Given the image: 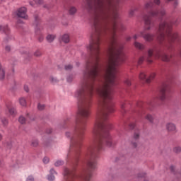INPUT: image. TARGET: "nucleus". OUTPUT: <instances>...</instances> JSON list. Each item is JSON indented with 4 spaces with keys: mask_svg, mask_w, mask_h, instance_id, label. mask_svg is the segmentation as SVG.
I'll use <instances>...</instances> for the list:
<instances>
[{
    "mask_svg": "<svg viewBox=\"0 0 181 181\" xmlns=\"http://www.w3.org/2000/svg\"><path fill=\"white\" fill-rule=\"evenodd\" d=\"M147 105H149V103H147Z\"/></svg>",
    "mask_w": 181,
    "mask_h": 181,
    "instance_id": "052dcab7",
    "label": "nucleus"
},
{
    "mask_svg": "<svg viewBox=\"0 0 181 181\" xmlns=\"http://www.w3.org/2000/svg\"><path fill=\"white\" fill-rule=\"evenodd\" d=\"M56 38V35H51V34H49L47 36V41L49 43L51 42H53L54 39Z\"/></svg>",
    "mask_w": 181,
    "mask_h": 181,
    "instance_id": "4468645a",
    "label": "nucleus"
},
{
    "mask_svg": "<svg viewBox=\"0 0 181 181\" xmlns=\"http://www.w3.org/2000/svg\"><path fill=\"white\" fill-rule=\"evenodd\" d=\"M64 165V161L59 160L57 162L54 163V166L55 167H59V166H62Z\"/></svg>",
    "mask_w": 181,
    "mask_h": 181,
    "instance_id": "aec40b11",
    "label": "nucleus"
},
{
    "mask_svg": "<svg viewBox=\"0 0 181 181\" xmlns=\"http://www.w3.org/2000/svg\"><path fill=\"white\" fill-rule=\"evenodd\" d=\"M4 49L6 50V52H10L11 47L9 45H6Z\"/></svg>",
    "mask_w": 181,
    "mask_h": 181,
    "instance_id": "4c0bfd02",
    "label": "nucleus"
},
{
    "mask_svg": "<svg viewBox=\"0 0 181 181\" xmlns=\"http://www.w3.org/2000/svg\"><path fill=\"white\" fill-rule=\"evenodd\" d=\"M1 123H3L4 126H7V124H8V119L4 118L3 119H1Z\"/></svg>",
    "mask_w": 181,
    "mask_h": 181,
    "instance_id": "473e14b6",
    "label": "nucleus"
},
{
    "mask_svg": "<svg viewBox=\"0 0 181 181\" xmlns=\"http://www.w3.org/2000/svg\"><path fill=\"white\" fill-rule=\"evenodd\" d=\"M10 32L7 25H4L0 26V33H4L6 35H8Z\"/></svg>",
    "mask_w": 181,
    "mask_h": 181,
    "instance_id": "1a4fd4ad",
    "label": "nucleus"
},
{
    "mask_svg": "<svg viewBox=\"0 0 181 181\" xmlns=\"http://www.w3.org/2000/svg\"><path fill=\"white\" fill-rule=\"evenodd\" d=\"M134 139L135 140H137V139H139V132H135V133H134Z\"/></svg>",
    "mask_w": 181,
    "mask_h": 181,
    "instance_id": "72a5a7b5",
    "label": "nucleus"
},
{
    "mask_svg": "<svg viewBox=\"0 0 181 181\" xmlns=\"http://www.w3.org/2000/svg\"><path fill=\"white\" fill-rule=\"evenodd\" d=\"M76 66H80V63L79 62H76Z\"/></svg>",
    "mask_w": 181,
    "mask_h": 181,
    "instance_id": "864d4df0",
    "label": "nucleus"
},
{
    "mask_svg": "<svg viewBox=\"0 0 181 181\" xmlns=\"http://www.w3.org/2000/svg\"><path fill=\"white\" fill-rule=\"evenodd\" d=\"M6 109H8V112L11 116H14L16 115V110L12 107L11 104L6 105Z\"/></svg>",
    "mask_w": 181,
    "mask_h": 181,
    "instance_id": "f8f14e48",
    "label": "nucleus"
},
{
    "mask_svg": "<svg viewBox=\"0 0 181 181\" xmlns=\"http://www.w3.org/2000/svg\"><path fill=\"white\" fill-rule=\"evenodd\" d=\"M145 59H146V57H140L139 59L138 60V65H141Z\"/></svg>",
    "mask_w": 181,
    "mask_h": 181,
    "instance_id": "a878e982",
    "label": "nucleus"
},
{
    "mask_svg": "<svg viewBox=\"0 0 181 181\" xmlns=\"http://www.w3.org/2000/svg\"><path fill=\"white\" fill-rule=\"evenodd\" d=\"M18 122H20L21 124H24L25 123V119L24 117L21 116L18 118Z\"/></svg>",
    "mask_w": 181,
    "mask_h": 181,
    "instance_id": "4be33fe9",
    "label": "nucleus"
},
{
    "mask_svg": "<svg viewBox=\"0 0 181 181\" xmlns=\"http://www.w3.org/2000/svg\"><path fill=\"white\" fill-rule=\"evenodd\" d=\"M39 145V141L37 139L32 141V146L37 147Z\"/></svg>",
    "mask_w": 181,
    "mask_h": 181,
    "instance_id": "5701e85b",
    "label": "nucleus"
},
{
    "mask_svg": "<svg viewBox=\"0 0 181 181\" xmlns=\"http://www.w3.org/2000/svg\"><path fill=\"white\" fill-rule=\"evenodd\" d=\"M125 108V103H121V110H122V112H124Z\"/></svg>",
    "mask_w": 181,
    "mask_h": 181,
    "instance_id": "e433bc0d",
    "label": "nucleus"
},
{
    "mask_svg": "<svg viewBox=\"0 0 181 181\" xmlns=\"http://www.w3.org/2000/svg\"><path fill=\"white\" fill-rule=\"evenodd\" d=\"M62 42H64V43H69V34H64L61 37Z\"/></svg>",
    "mask_w": 181,
    "mask_h": 181,
    "instance_id": "ddd939ff",
    "label": "nucleus"
},
{
    "mask_svg": "<svg viewBox=\"0 0 181 181\" xmlns=\"http://www.w3.org/2000/svg\"><path fill=\"white\" fill-rule=\"evenodd\" d=\"M23 89L25 90V92H29V86H28V85H25V86L23 87Z\"/></svg>",
    "mask_w": 181,
    "mask_h": 181,
    "instance_id": "a19ab883",
    "label": "nucleus"
},
{
    "mask_svg": "<svg viewBox=\"0 0 181 181\" xmlns=\"http://www.w3.org/2000/svg\"><path fill=\"white\" fill-rule=\"evenodd\" d=\"M16 16L23 19H28L27 8L25 7H21L16 11Z\"/></svg>",
    "mask_w": 181,
    "mask_h": 181,
    "instance_id": "20e7f679",
    "label": "nucleus"
},
{
    "mask_svg": "<svg viewBox=\"0 0 181 181\" xmlns=\"http://www.w3.org/2000/svg\"><path fill=\"white\" fill-rule=\"evenodd\" d=\"M145 119L148 120L150 122L153 121V117L151 116V115H147L146 117H145Z\"/></svg>",
    "mask_w": 181,
    "mask_h": 181,
    "instance_id": "b1692460",
    "label": "nucleus"
},
{
    "mask_svg": "<svg viewBox=\"0 0 181 181\" xmlns=\"http://www.w3.org/2000/svg\"><path fill=\"white\" fill-rule=\"evenodd\" d=\"M155 57V59H160L164 62H169L170 61V59L173 57L172 55L168 56L165 53H162L159 51H156V48L154 49H149L148 52L147 53L146 57V61L148 63L151 64L152 63V57Z\"/></svg>",
    "mask_w": 181,
    "mask_h": 181,
    "instance_id": "f03ea898",
    "label": "nucleus"
},
{
    "mask_svg": "<svg viewBox=\"0 0 181 181\" xmlns=\"http://www.w3.org/2000/svg\"><path fill=\"white\" fill-rule=\"evenodd\" d=\"M64 69L66 71H69L73 69V66H71V64H67V65H65Z\"/></svg>",
    "mask_w": 181,
    "mask_h": 181,
    "instance_id": "c85d7f7f",
    "label": "nucleus"
},
{
    "mask_svg": "<svg viewBox=\"0 0 181 181\" xmlns=\"http://www.w3.org/2000/svg\"><path fill=\"white\" fill-rule=\"evenodd\" d=\"M132 146H133V147L136 148L137 147V143L136 142H132Z\"/></svg>",
    "mask_w": 181,
    "mask_h": 181,
    "instance_id": "49530a36",
    "label": "nucleus"
},
{
    "mask_svg": "<svg viewBox=\"0 0 181 181\" xmlns=\"http://www.w3.org/2000/svg\"><path fill=\"white\" fill-rule=\"evenodd\" d=\"M71 80H73L72 77L67 78V82L71 83Z\"/></svg>",
    "mask_w": 181,
    "mask_h": 181,
    "instance_id": "a18cd8bd",
    "label": "nucleus"
},
{
    "mask_svg": "<svg viewBox=\"0 0 181 181\" xmlns=\"http://www.w3.org/2000/svg\"><path fill=\"white\" fill-rule=\"evenodd\" d=\"M124 83L127 86H130L132 85V82H130V80L129 78H126L124 80Z\"/></svg>",
    "mask_w": 181,
    "mask_h": 181,
    "instance_id": "c756f323",
    "label": "nucleus"
},
{
    "mask_svg": "<svg viewBox=\"0 0 181 181\" xmlns=\"http://www.w3.org/2000/svg\"><path fill=\"white\" fill-rule=\"evenodd\" d=\"M144 107V102H142L141 100L138 101V103H136V107L139 108L137 110V115H138V117H139L140 118H141L142 116H144V115L145 114L144 110L142 109V107Z\"/></svg>",
    "mask_w": 181,
    "mask_h": 181,
    "instance_id": "39448f33",
    "label": "nucleus"
},
{
    "mask_svg": "<svg viewBox=\"0 0 181 181\" xmlns=\"http://www.w3.org/2000/svg\"><path fill=\"white\" fill-rule=\"evenodd\" d=\"M20 105L23 107L27 106V100H25V98H21L19 100Z\"/></svg>",
    "mask_w": 181,
    "mask_h": 181,
    "instance_id": "f3484780",
    "label": "nucleus"
},
{
    "mask_svg": "<svg viewBox=\"0 0 181 181\" xmlns=\"http://www.w3.org/2000/svg\"><path fill=\"white\" fill-rule=\"evenodd\" d=\"M134 47H136L137 49L142 50L144 49V45L139 43V42H134Z\"/></svg>",
    "mask_w": 181,
    "mask_h": 181,
    "instance_id": "dca6fc26",
    "label": "nucleus"
},
{
    "mask_svg": "<svg viewBox=\"0 0 181 181\" xmlns=\"http://www.w3.org/2000/svg\"><path fill=\"white\" fill-rule=\"evenodd\" d=\"M167 1V2H169V1H173V0H166Z\"/></svg>",
    "mask_w": 181,
    "mask_h": 181,
    "instance_id": "13d9d810",
    "label": "nucleus"
},
{
    "mask_svg": "<svg viewBox=\"0 0 181 181\" xmlns=\"http://www.w3.org/2000/svg\"><path fill=\"white\" fill-rule=\"evenodd\" d=\"M27 119H30V121L35 120V117L33 116H30L29 114L27 115Z\"/></svg>",
    "mask_w": 181,
    "mask_h": 181,
    "instance_id": "c9c22d12",
    "label": "nucleus"
},
{
    "mask_svg": "<svg viewBox=\"0 0 181 181\" xmlns=\"http://www.w3.org/2000/svg\"><path fill=\"white\" fill-rule=\"evenodd\" d=\"M177 4H178L177 1H176L175 2H174V6H177Z\"/></svg>",
    "mask_w": 181,
    "mask_h": 181,
    "instance_id": "3c124183",
    "label": "nucleus"
},
{
    "mask_svg": "<svg viewBox=\"0 0 181 181\" xmlns=\"http://www.w3.org/2000/svg\"><path fill=\"white\" fill-rule=\"evenodd\" d=\"M13 167L16 168L17 166L16 165H13Z\"/></svg>",
    "mask_w": 181,
    "mask_h": 181,
    "instance_id": "bf43d9fd",
    "label": "nucleus"
},
{
    "mask_svg": "<svg viewBox=\"0 0 181 181\" xmlns=\"http://www.w3.org/2000/svg\"><path fill=\"white\" fill-rule=\"evenodd\" d=\"M25 181H35V178L33 175H28Z\"/></svg>",
    "mask_w": 181,
    "mask_h": 181,
    "instance_id": "7c9ffc66",
    "label": "nucleus"
},
{
    "mask_svg": "<svg viewBox=\"0 0 181 181\" xmlns=\"http://www.w3.org/2000/svg\"><path fill=\"white\" fill-rule=\"evenodd\" d=\"M146 176V173H141L138 174V177H144Z\"/></svg>",
    "mask_w": 181,
    "mask_h": 181,
    "instance_id": "ea45409f",
    "label": "nucleus"
},
{
    "mask_svg": "<svg viewBox=\"0 0 181 181\" xmlns=\"http://www.w3.org/2000/svg\"><path fill=\"white\" fill-rule=\"evenodd\" d=\"M166 129L170 132H174L176 131V127L175 124L173 123H167L166 124Z\"/></svg>",
    "mask_w": 181,
    "mask_h": 181,
    "instance_id": "9b49d317",
    "label": "nucleus"
},
{
    "mask_svg": "<svg viewBox=\"0 0 181 181\" xmlns=\"http://www.w3.org/2000/svg\"><path fill=\"white\" fill-rule=\"evenodd\" d=\"M139 37H142L145 41L151 42L154 40V37H156V35L151 33H145V32L143 31L140 32L139 35H135L134 36H133V39L136 40Z\"/></svg>",
    "mask_w": 181,
    "mask_h": 181,
    "instance_id": "7ed1b4c3",
    "label": "nucleus"
},
{
    "mask_svg": "<svg viewBox=\"0 0 181 181\" xmlns=\"http://www.w3.org/2000/svg\"><path fill=\"white\" fill-rule=\"evenodd\" d=\"M0 69H4V68H2V66H1V64H0Z\"/></svg>",
    "mask_w": 181,
    "mask_h": 181,
    "instance_id": "4d7b16f0",
    "label": "nucleus"
},
{
    "mask_svg": "<svg viewBox=\"0 0 181 181\" xmlns=\"http://www.w3.org/2000/svg\"><path fill=\"white\" fill-rule=\"evenodd\" d=\"M170 170H171V171L175 170V166L170 167Z\"/></svg>",
    "mask_w": 181,
    "mask_h": 181,
    "instance_id": "de8ad7c7",
    "label": "nucleus"
},
{
    "mask_svg": "<svg viewBox=\"0 0 181 181\" xmlns=\"http://www.w3.org/2000/svg\"><path fill=\"white\" fill-rule=\"evenodd\" d=\"M35 3H37L38 4H42V0H36Z\"/></svg>",
    "mask_w": 181,
    "mask_h": 181,
    "instance_id": "c03bdc74",
    "label": "nucleus"
},
{
    "mask_svg": "<svg viewBox=\"0 0 181 181\" xmlns=\"http://www.w3.org/2000/svg\"><path fill=\"white\" fill-rule=\"evenodd\" d=\"M165 14H166L165 10H164L163 8L151 11L150 12L149 14H146L143 17V19L144 20V23H145L144 30H149L151 29V27L153 26V23H152L151 21V17L161 18L165 16Z\"/></svg>",
    "mask_w": 181,
    "mask_h": 181,
    "instance_id": "f257e3e1",
    "label": "nucleus"
},
{
    "mask_svg": "<svg viewBox=\"0 0 181 181\" xmlns=\"http://www.w3.org/2000/svg\"><path fill=\"white\" fill-rule=\"evenodd\" d=\"M76 13V7L71 6V8H69V14L73 15Z\"/></svg>",
    "mask_w": 181,
    "mask_h": 181,
    "instance_id": "412c9836",
    "label": "nucleus"
},
{
    "mask_svg": "<svg viewBox=\"0 0 181 181\" xmlns=\"http://www.w3.org/2000/svg\"><path fill=\"white\" fill-rule=\"evenodd\" d=\"M135 127V124L134 123H131L129 124V128L132 129H134V128Z\"/></svg>",
    "mask_w": 181,
    "mask_h": 181,
    "instance_id": "79ce46f5",
    "label": "nucleus"
},
{
    "mask_svg": "<svg viewBox=\"0 0 181 181\" xmlns=\"http://www.w3.org/2000/svg\"><path fill=\"white\" fill-rule=\"evenodd\" d=\"M139 78L141 81H144L145 83H151V79L146 77V74L145 71L140 72Z\"/></svg>",
    "mask_w": 181,
    "mask_h": 181,
    "instance_id": "0eeeda50",
    "label": "nucleus"
},
{
    "mask_svg": "<svg viewBox=\"0 0 181 181\" xmlns=\"http://www.w3.org/2000/svg\"><path fill=\"white\" fill-rule=\"evenodd\" d=\"M136 11V9L134 8L129 11V16L133 17L134 15V12Z\"/></svg>",
    "mask_w": 181,
    "mask_h": 181,
    "instance_id": "2f4dec72",
    "label": "nucleus"
},
{
    "mask_svg": "<svg viewBox=\"0 0 181 181\" xmlns=\"http://www.w3.org/2000/svg\"><path fill=\"white\" fill-rule=\"evenodd\" d=\"M42 54V53L40 52V51H37V52H35V54H34V55L35 56V57H40V55Z\"/></svg>",
    "mask_w": 181,
    "mask_h": 181,
    "instance_id": "58836bf2",
    "label": "nucleus"
},
{
    "mask_svg": "<svg viewBox=\"0 0 181 181\" xmlns=\"http://www.w3.org/2000/svg\"><path fill=\"white\" fill-rule=\"evenodd\" d=\"M18 23H22V22H21L20 20H18Z\"/></svg>",
    "mask_w": 181,
    "mask_h": 181,
    "instance_id": "6e6d98bb",
    "label": "nucleus"
},
{
    "mask_svg": "<svg viewBox=\"0 0 181 181\" xmlns=\"http://www.w3.org/2000/svg\"><path fill=\"white\" fill-rule=\"evenodd\" d=\"M37 109L40 111H42L45 109V105L44 104H38L37 105Z\"/></svg>",
    "mask_w": 181,
    "mask_h": 181,
    "instance_id": "bb28decb",
    "label": "nucleus"
},
{
    "mask_svg": "<svg viewBox=\"0 0 181 181\" xmlns=\"http://www.w3.org/2000/svg\"><path fill=\"white\" fill-rule=\"evenodd\" d=\"M173 151L176 153H180L181 152V147L177 146V147L174 148Z\"/></svg>",
    "mask_w": 181,
    "mask_h": 181,
    "instance_id": "393cba45",
    "label": "nucleus"
},
{
    "mask_svg": "<svg viewBox=\"0 0 181 181\" xmlns=\"http://www.w3.org/2000/svg\"><path fill=\"white\" fill-rule=\"evenodd\" d=\"M52 129H49L48 130V132H47V134H52Z\"/></svg>",
    "mask_w": 181,
    "mask_h": 181,
    "instance_id": "8fccbe9b",
    "label": "nucleus"
},
{
    "mask_svg": "<svg viewBox=\"0 0 181 181\" xmlns=\"http://www.w3.org/2000/svg\"><path fill=\"white\" fill-rule=\"evenodd\" d=\"M6 71L5 69H0V81L5 79Z\"/></svg>",
    "mask_w": 181,
    "mask_h": 181,
    "instance_id": "2eb2a0df",
    "label": "nucleus"
},
{
    "mask_svg": "<svg viewBox=\"0 0 181 181\" xmlns=\"http://www.w3.org/2000/svg\"><path fill=\"white\" fill-rule=\"evenodd\" d=\"M49 81H50V83H52V85H54V84H56L57 83H59V80L57 79V78H56V77H54V76H50V77H49Z\"/></svg>",
    "mask_w": 181,
    "mask_h": 181,
    "instance_id": "a211bd4d",
    "label": "nucleus"
},
{
    "mask_svg": "<svg viewBox=\"0 0 181 181\" xmlns=\"http://www.w3.org/2000/svg\"><path fill=\"white\" fill-rule=\"evenodd\" d=\"M168 92V88L163 87L160 90L159 99L161 101H165L166 100V93Z\"/></svg>",
    "mask_w": 181,
    "mask_h": 181,
    "instance_id": "423d86ee",
    "label": "nucleus"
},
{
    "mask_svg": "<svg viewBox=\"0 0 181 181\" xmlns=\"http://www.w3.org/2000/svg\"><path fill=\"white\" fill-rule=\"evenodd\" d=\"M2 138H3V136H2V135L0 134V141L2 140Z\"/></svg>",
    "mask_w": 181,
    "mask_h": 181,
    "instance_id": "603ef678",
    "label": "nucleus"
},
{
    "mask_svg": "<svg viewBox=\"0 0 181 181\" xmlns=\"http://www.w3.org/2000/svg\"><path fill=\"white\" fill-rule=\"evenodd\" d=\"M57 175L56 171H54V169H50L49 170V175L47 176L48 181H54L55 177L54 176Z\"/></svg>",
    "mask_w": 181,
    "mask_h": 181,
    "instance_id": "6e6552de",
    "label": "nucleus"
},
{
    "mask_svg": "<svg viewBox=\"0 0 181 181\" xmlns=\"http://www.w3.org/2000/svg\"><path fill=\"white\" fill-rule=\"evenodd\" d=\"M154 4L152 2H148L146 4H145V8L146 9H150L152 7H153Z\"/></svg>",
    "mask_w": 181,
    "mask_h": 181,
    "instance_id": "6ab92c4d",
    "label": "nucleus"
},
{
    "mask_svg": "<svg viewBox=\"0 0 181 181\" xmlns=\"http://www.w3.org/2000/svg\"><path fill=\"white\" fill-rule=\"evenodd\" d=\"M42 160L45 164H47V163H49V159L48 157H45V158H44V159Z\"/></svg>",
    "mask_w": 181,
    "mask_h": 181,
    "instance_id": "f704fd0d",
    "label": "nucleus"
},
{
    "mask_svg": "<svg viewBox=\"0 0 181 181\" xmlns=\"http://www.w3.org/2000/svg\"><path fill=\"white\" fill-rule=\"evenodd\" d=\"M40 30H42V28L37 25V28H35V33L38 35V41L42 42L44 40V36L39 32Z\"/></svg>",
    "mask_w": 181,
    "mask_h": 181,
    "instance_id": "9d476101",
    "label": "nucleus"
},
{
    "mask_svg": "<svg viewBox=\"0 0 181 181\" xmlns=\"http://www.w3.org/2000/svg\"><path fill=\"white\" fill-rule=\"evenodd\" d=\"M35 21H37V17L35 16Z\"/></svg>",
    "mask_w": 181,
    "mask_h": 181,
    "instance_id": "5fc2aeb1",
    "label": "nucleus"
},
{
    "mask_svg": "<svg viewBox=\"0 0 181 181\" xmlns=\"http://www.w3.org/2000/svg\"><path fill=\"white\" fill-rule=\"evenodd\" d=\"M131 39H132V37H126V41L129 42Z\"/></svg>",
    "mask_w": 181,
    "mask_h": 181,
    "instance_id": "09e8293b",
    "label": "nucleus"
},
{
    "mask_svg": "<svg viewBox=\"0 0 181 181\" xmlns=\"http://www.w3.org/2000/svg\"><path fill=\"white\" fill-rule=\"evenodd\" d=\"M154 78H156V73H151L148 78L150 80V81H151V80H153Z\"/></svg>",
    "mask_w": 181,
    "mask_h": 181,
    "instance_id": "cd10ccee",
    "label": "nucleus"
},
{
    "mask_svg": "<svg viewBox=\"0 0 181 181\" xmlns=\"http://www.w3.org/2000/svg\"><path fill=\"white\" fill-rule=\"evenodd\" d=\"M154 4L156 5H159L160 4V0H154Z\"/></svg>",
    "mask_w": 181,
    "mask_h": 181,
    "instance_id": "37998d69",
    "label": "nucleus"
}]
</instances>
